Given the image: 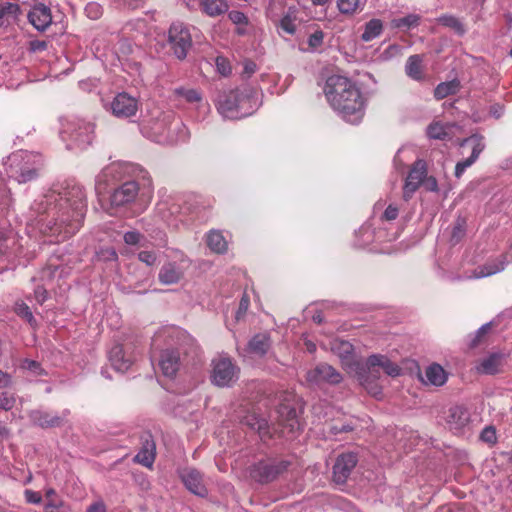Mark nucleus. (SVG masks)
<instances>
[{
    "label": "nucleus",
    "instance_id": "2",
    "mask_svg": "<svg viewBox=\"0 0 512 512\" xmlns=\"http://www.w3.org/2000/svg\"><path fill=\"white\" fill-rule=\"evenodd\" d=\"M320 346L336 355L347 373L356 377L368 393L375 397L381 394L379 386L374 383L380 378L381 371L391 377L400 375V367L386 355L373 354L363 362L356 356L353 345L348 341L327 338L320 341Z\"/></svg>",
    "mask_w": 512,
    "mask_h": 512
},
{
    "label": "nucleus",
    "instance_id": "54",
    "mask_svg": "<svg viewBox=\"0 0 512 512\" xmlns=\"http://www.w3.org/2000/svg\"><path fill=\"white\" fill-rule=\"evenodd\" d=\"M85 14L88 18L96 20L102 15V7L96 2H90L85 6Z\"/></svg>",
    "mask_w": 512,
    "mask_h": 512
},
{
    "label": "nucleus",
    "instance_id": "37",
    "mask_svg": "<svg viewBox=\"0 0 512 512\" xmlns=\"http://www.w3.org/2000/svg\"><path fill=\"white\" fill-rule=\"evenodd\" d=\"M407 76L415 81H421L424 78L422 69V58L419 55H412L405 64Z\"/></svg>",
    "mask_w": 512,
    "mask_h": 512
},
{
    "label": "nucleus",
    "instance_id": "12",
    "mask_svg": "<svg viewBox=\"0 0 512 512\" xmlns=\"http://www.w3.org/2000/svg\"><path fill=\"white\" fill-rule=\"evenodd\" d=\"M462 154H465L466 150H470L471 154L465 160L459 161L455 167V177L460 178L465 170L469 168L478 159L479 155L483 151L485 144L482 136L472 135L464 139L461 144Z\"/></svg>",
    "mask_w": 512,
    "mask_h": 512
},
{
    "label": "nucleus",
    "instance_id": "53",
    "mask_svg": "<svg viewBox=\"0 0 512 512\" xmlns=\"http://www.w3.org/2000/svg\"><path fill=\"white\" fill-rule=\"evenodd\" d=\"M15 311L19 316L25 318L30 324L35 321L34 316L26 303H16Z\"/></svg>",
    "mask_w": 512,
    "mask_h": 512
},
{
    "label": "nucleus",
    "instance_id": "56",
    "mask_svg": "<svg viewBox=\"0 0 512 512\" xmlns=\"http://www.w3.org/2000/svg\"><path fill=\"white\" fill-rule=\"evenodd\" d=\"M124 242L127 245H138L144 239V236L138 231H127L123 236Z\"/></svg>",
    "mask_w": 512,
    "mask_h": 512
},
{
    "label": "nucleus",
    "instance_id": "55",
    "mask_svg": "<svg viewBox=\"0 0 512 512\" xmlns=\"http://www.w3.org/2000/svg\"><path fill=\"white\" fill-rule=\"evenodd\" d=\"M228 17L236 26H248V18L243 12L233 10L229 12Z\"/></svg>",
    "mask_w": 512,
    "mask_h": 512
},
{
    "label": "nucleus",
    "instance_id": "11",
    "mask_svg": "<svg viewBox=\"0 0 512 512\" xmlns=\"http://www.w3.org/2000/svg\"><path fill=\"white\" fill-rule=\"evenodd\" d=\"M462 154H465L466 150H470L471 154L465 160L459 161L455 167V177L460 178L465 170L469 168L478 159L479 155L483 151L485 144L482 136L472 135L464 139L461 144Z\"/></svg>",
    "mask_w": 512,
    "mask_h": 512
},
{
    "label": "nucleus",
    "instance_id": "44",
    "mask_svg": "<svg viewBox=\"0 0 512 512\" xmlns=\"http://www.w3.org/2000/svg\"><path fill=\"white\" fill-rule=\"evenodd\" d=\"M419 20H420V18L418 15L409 14L405 17L393 19L392 26L394 28H398V29L406 31V30H409L411 28L418 26Z\"/></svg>",
    "mask_w": 512,
    "mask_h": 512
},
{
    "label": "nucleus",
    "instance_id": "24",
    "mask_svg": "<svg viewBox=\"0 0 512 512\" xmlns=\"http://www.w3.org/2000/svg\"><path fill=\"white\" fill-rule=\"evenodd\" d=\"M17 237L13 233L4 234L0 232V271L7 269V259L17 254Z\"/></svg>",
    "mask_w": 512,
    "mask_h": 512
},
{
    "label": "nucleus",
    "instance_id": "5",
    "mask_svg": "<svg viewBox=\"0 0 512 512\" xmlns=\"http://www.w3.org/2000/svg\"><path fill=\"white\" fill-rule=\"evenodd\" d=\"M218 113L229 120L252 115L258 108V97L248 87L221 92L216 100Z\"/></svg>",
    "mask_w": 512,
    "mask_h": 512
},
{
    "label": "nucleus",
    "instance_id": "6",
    "mask_svg": "<svg viewBox=\"0 0 512 512\" xmlns=\"http://www.w3.org/2000/svg\"><path fill=\"white\" fill-rule=\"evenodd\" d=\"M41 165V155L23 150L12 153L3 162L8 177L20 184L35 179Z\"/></svg>",
    "mask_w": 512,
    "mask_h": 512
},
{
    "label": "nucleus",
    "instance_id": "64",
    "mask_svg": "<svg viewBox=\"0 0 512 512\" xmlns=\"http://www.w3.org/2000/svg\"><path fill=\"white\" fill-rule=\"evenodd\" d=\"M25 499L28 503H31V504H39L42 501V497H41L40 493L32 491V490L25 491Z\"/></svg>",
    "mask_w": 512,
    "mask_h": 512
},
{
    "label": "nucleus",
    "instance_id": "19",
    "mask_svg": "<svg viewBox=\"0 0 512 512\" xmlns=\"http://www.w3.org/2000/svg\"><path fill=\"white\" fill-rule=\"evenodd\" d=\"M28 20L38 31H45L52 23L50 7L43 2H35L28 13Z\"/></svg>",
    "mask_w": 512,
    "mask_h": 512
},
{
    "label": "nucleus",
    "instance_id": "26",
    "mask_svg": "<svg viewBox=\"0 0 512 512\" xmlns=\"http://www.w3.org/2000/svg\"><path fill=\"white\" fill-rule=\"evenodd\" d=\"M159 367L164 376L172 378L179 369V352L174 349H165L162 351Z\"/></svg>",
    "mask_w": 512,
    "mask_h": 512
},
{
    "label": "nucleus",
    "instance_id": "35",
    "mask_svg": "<svg viewBox=\"0 0 512 512\" xmlns=\"http://www.w3.org/2000/svg\"><path fill=\"white\" fill-rule=\"evenodd\" d=\"M455 129V125L434 122L428 126L427 135L431 139L450 140L454 134Z\"/></svg>",
    "mask_w": 512,
    "mask_h": 512
},
{
    "label": "nucleus",
    "instance_id": "4",
    "mask_svg": "<svg viewBox=\"0 0 512 512\" xmlns=\"http://www.w3.org/2000/svg\"><path fill=\"white\" fill-rule=\"evenodd\" d=\"M139 127L145 138L160 145L178 144L190 137L186 125L172 112L155 111L149 119H144Z\"/></svg>",
    "mask_w": 512,
    "mask_h": 512
},
{
    "label": "nucleus",
    "instance_id": "47",
    "mask_svg": "<svg viewBox=\"0 0 512 512\" xmlns=\"http://www.w3.org/2000/svg\"><path fill=\"white\" fill-rule=\"evenodd\" d=\"M299 429V422L295 418V411H293V417L287 420V424H285L280 433L283 438L286 440H292L295 437V431Z\"/></svg>",
    "mask_w": 512,
    "mask_h": 512
},
{
    "label": "nucleus",
    "instance_id": "22",
    "mask_svg": "<svg viewBox=\"0 0 512 512\" xmlns=\"http://www.w3.org/2000/svg\"><path fill=\"white\" fill-rule=\"evenodd\" d=\"M507 261L504 255H500L496 259L488 261L482 266L477 267L473 274L466 275L464 278L466 279H479L488 276H492L503 271L506 267Z\"/></svg>",
    "mask_w": 512,
    "mask_h": 512
},
{
    "label": "nucleus",
    "instance_id": "15",
    "mask_svg": "<svg viewBox=\"0 0 512 512\" xmlns=\"http://www.w3.org/2000/svg\"><path fill=\"white\" fill-rule=\"evenodd\" d=\"M133 166L126 162H113L106 166L96 177L97 189L105 188L111 182L118 181L131 173Z\"/></svg>",
    "mask_w": 512,
    "mask_h": 512
},
{
    "label": "nucleus",
    "instance_id": "60",
    "mask_svg": "<svg viewBox=\"0 0 512 512\" xmlns=\"http://www.w3.org/2000/svg\"><path fill=\"white\" fill-rule=\"evenodd\" d=\"M138 258L141 262L145 263L148 266H152L157 261V255L153 251H141L138 254Z\"/></svg>",
    "mask_w": 512,
    "mask_h": 512
},
{
    "label": "nucleus",
    "instance_id": "29",
    "mask_svg": "<svg viewBox=\"0 0 512 512\" xmlns=\"http://www.w3.org/2000/svg\"><path fill=\"white\" fill-rule=\"evenodd\" d=\"M109 361L117 372L125 373L132 366L134 359L126 354L122 346L115 345L109 351Z\"/></svg>",
    "mask_w": 512,
    "mask_h": 512
},
{
    "label": "nucleus",
    "instance_id": "13",
    "mask_svg": "<svg viewBox=\"0 0 512 512\" xmlns=\"http://www.w3.org/2000/svg\"><path fill=\"white\" fill-rule=\"evenodd\" d=\"M399 216V207L395 203H387L385 200H380L375 203L373 207V215L371 221L373 224L381 225V229L387 232L397 220Z\"/></svg>",
    "mask_w": 512,
    "mask_h": 512
},
{
    "label": "nucleus",
    "instance_id": "23",
    "mask_svg": "<svg viewBox=\"0 0 512 512\" xmlns=\"http://www.w3.org/2000/svg\"><path fill=\"white\" fill-rule=\"evenodd\" d=\"M445 421L451 430L459 431L469 423V411L463 406H452L446 413Z\"/></svg>",
    "mask_w": 512,
    "mask_h": 512
},
{
    "label": "nucleus",
    "instance_id": "34",
    "mask_svg": "<svg viewBox=\"0 0 512 512\" xmlns=\"http://www.w3.org/2000/svg\"><path fill=\"white\" fill-rule=\"evenodd\" d=\"M19 12L16 0H0V27L15 21Z\"/></svg>",
    "mask_w": 512,
    "mask_h": 512
},
{
    "label": "nucleus",
    "instance_id": "33",
    "mask_svg": "<svg viewBox=\"0 0 512 512\" xmlns=\"http://www.w3.org/2000/svg\"><path fill=\"white\" fill-rule=\"evenodd\" d=\"M30 421L42 428L56 427L62 423V418L57 415H51L41 410H33L29 413Z\"/></svg>",
    "mask_w": 512,
    "mask_h": 512
},
{
    "label": "nucleus",
    "instance_id": "51",
    "mask_svg": "<svg viewBox=\"0 0 512 512\" xmlns=\"http://www.w3.org/2000/svg\"><path fill=\"white\" fill-rule=\"evenodd\" d=\"M491 328V323L482 325L470 339V347L477 346Z\"/></svg>",
    "mask_w": 512,
    "mask_h": 512
},
{
    "label": "nucleus",
    "instance_id": "45",
    "mask_svg": "<svg viewBox=\"0 0 512 512\" xmlns=\"http://www.w3.org/2000/svg\"><path fill=\"white\" fill-rule=\"evenodd\" d=\"M257 470L259 471V480L266 482L275 478L282 469L272 464L259 463Z\"/></svg>",
    "mask_w": 512,
    "mask_h": 512
},
{
    "label": "nucleus",
    "instance_id": "8",
    "mask_svg": "<svg viewBox=\"0 0 512 512\" xmlns=\"http://www.w3.org/2000/svg\"><path fill=\"white\" fill-rule=\"evenodd\" d=\"M239 369L232 359L219 355L212 360L211 381L218 387H228L238 379Z\"/></svg>",
    "mask_w": 512,
    "mask_h": 512
},
{
    "label": "nucleus",
    "instance_id": "20",
    "mask_svg": "<svg viewBox=\"0 0 512 512\" xmlns=\"http://www.w3.org/2000/svg\"><path fill=\"white\" fill-rule=\"evenodd\" d=\"M356 464L357 457L354 453L340 455L333 467V479L335 483L344 484Z\"/></svg>",
    "mask_w": 512,
    "mask_h": 512
},
{
    "label": "nucleus",
    "instance_id": "1",
    "mask_svg": "<svg viewBox=\"0 0 512 512\" xmlns=\"http://www.w3.org/2000/svg\"><path fill=\"white\" fill-rule=\"evenodd\" d=\"M85 211L86 199L80 187L53 188L30 206L25 216L27 234L35 238L51 234L65 239L80 229Z\"/></svg>",
    "mask_w": 512,
    "mask_h": 512
},
{
    "label": "nucleus",
    "instance_id": "28",
    "mask_svg": "<svg viewBox=\"0 0 512 512\" xmlns=\"http://www.w3.org/2000/svg\"><path fill=\"white\" fill-rule=\"evenodd\" d=\"M181 478L186 488L195 495L205 496L207 490L202 481V475L195 469H185Z\"/></svg>",
    "mask_w": 512,
    "mask_h": 512
},
{
    "label": "nucleus",
    "instance_id": "16",
    "mask_svg": "<svg viewBox=\"0 0 512 512\" xmlns=\"http://www.w3.org/2000/svg\"><path fill=\"white\" fill-rule=\"evenodd\" d=\"M427 176L426 163L423 160H417L411 167L403 187V198L408 201L417 189L423 184Z\"/></svg>",
    "mask_w": 512,
    "mask_h": 512
},
{
    "label": "nucleus",
    "instance_id": "40",
    "mask_svg": "<svg viewBox=\"0 0 512 512\" xmlns=\"http://www.w3.org/2000/svg\"><path fill=\"white\" fill-rule=\"evenodd\" d=\"M206 242L208 247L215 253H224L227 250V241L219 231L209 232Z\"/></svg>",
    "mask_w": 512,
    "mask_h": 512
},
{
    "label": "nucleus",
    "instance_id": "41",
    "mask_svg": "<svg viewBox=\"0 0 512 512\" xmlns=\"http://www.w3.org/2000/svg\"><path fill=\"white\" fill-rule=\"evenodd\" d=\"M269 346V337L266 334H258L250 340L248 349L251 353L264 355L269 349Z\"/></svg>",
    "mask_w": 512,
    "mask_h": 512
},
{
    "label": "nucleus",
    "instance_id": "61",
    "mask_svg": "<svg viewBox=\"0 0 512 512\" xmlns=\"http://www.w3.org/2000/svg\"><path fill=\"white\" fill-rule=\"evenodd\" d=\"M98 255L104 261H116L118 258V255L113 248L101 249Z\"/></svg>",
    "mask_w": 512,
    "mask_h": 512
},
{
    "label": "nucleus",
    "instance_id": "30",
    "mask_svg": "<svg viewBox=\"0 0 512 512\" xmlns=\"http://www.w3.org/2000/svg\"><path fill=\"white\" fill-rule=\"evenodd\" d=\"M447 379L448 374L444 368L437 363H433L426 368L425 376L421 380L425 385L440 387L447 382Z\"/></svg>",
    "mask_w": 512,
    "mask_h": 512
},
{
    "label": "nucleus",
    "instance_id": "42",
    "mask_svg": "<svg viewBox=\"0 0 512 512\" xmlns=\"http://www.w3.org/2000/svg\"><path fill=\"white\" fill-rule=\"evenodd\" d=\"M383 30L382 21L379 19H372L366 23L364 32L362 33L361 39L365 42H369L377 38Z\"/></svg>",
    "mask_w": 512,
    "mask_h": 512
},
{
    "label": "nucleus",
    "instance_id": "10",
    "mask_svg": "<svg viewBox=\"0 0 512 512\" xmlns=\"http://www.w3.org/2000/svg\"><path fill=\"white\" fill-rule=\"evenodd\" d=\"M139 106V100L126 92L118 93L104 105L107 111L119 119H130L136 116Z\"/></svg>",
    "mask_w": 512,
    "mask_h": 512
},
{
    "label": "nucleus",
    "instance_id": "43",
    "mask_svg": "<svg viewBox=\"0 0 512 512\" xmlns=\"http://www.w3.org/2000/svg\"><path fill=\"white\" fill-rule=\"evenodd\" d=\"M337 8L340 13L345 15H354L363 9L361 0H337Z\"/></svg>",
    "mask_w": 512,
    "mask_h": 512
},
{
    "label": "nucleus",
    "instance_id": "59",
    "mask_svg": "<svg viewBox=\"0 0 512 512\" xmlns=\"http://www.w3.org/2000/svg\"><path fill=\"white\" fill-rule=\"evenodd\" d=\"M21 367L23 369L31 371L35 375H40L43 372L40 364L38 362H36L34 360H30V359L23 360L22 364H21Z\"/></svg>",
    "mask_w": 512,
    "mask_h": 512
},
{
    "label": "nucleus",
    "instance_id": "14",
    "mask_svg": "<svg viewBox=\"0 0 512 512\" xmlns=\"http://www.w3.org/2000/svg\"><path fill=\"white\" fill-rule=\"evenodd\" d=\"M306 380L312 385H336L342 381V375L333 366L320 363L307 372Z\"/></svg>",
    "mask_w": 512,
    "mask_h": 512
},
{
    "label": "nucleus",
    "instance_id": "49",
    "mask_svg": "<svg viewBox=\"0 0 512 512\" xmlns=\"http://www.w3.org/2000/svg\"><path fill=\"white\" fill-rule=\"evenodd\" d=\"M158 214L161 216L162 220L165 221L168 225L173 224L172 215L178 211V207L173 206L171 208L167 207V203L160 202L157 205Z\"/></svg>",
    "mask_w": 512,
    "mask_h": 512
},
{
    "label": "nucleus",
    "instance_id": "58",
    "mask_svg": "<svg viewBox=\"0 0 512 512\" xmlns=\"http://www.w3.org/2000/svg\"><path fill=\"white\" fill-rule=\"evenodd\" d=\"M16 399L13 395L4 392L0 394V408L3 410H11L15 405Z\"/></svg>",
    "mask_w": 512,
    "mask_h": 512
},
{
    "label": "nucleus",
    "instance_id": "39",
    "mask_svg": "<svg viewBox=\"0 0 512 512\" xmlns=\"http://www.w3.org/2000/svg\"><path fill=\"white\" fill-rule=\"evenodd\" d=\"M460 90V81L453 79L451 81L439 83L434 89V97L438 100L444 99L450 95L456 94Z\"/></svg>",
    "mask_w": 512,
    "mask_h": 512
},
{
    "label": "nucleus",
    "instance_id": "62",
    "mask_svg": "<svg viewBox=\"0 0 512 512\" xmlns=\"http://www.w3.org/2000/svg\"><path fill=\"white\" fill-rule=\"evenodd\" d=\"M481 439L488 443H494L496 441V432L493 427H486L481 432Z\"/></svg>",
    "mask_w": 512,
    "mask_h": 512
},
{
    "label": "nucleus",
    "instance_id": "32",
    "mask_svg": "<svg viewBox=\"0 0 512 512\" xmlns=\"http://www.w3.org/2000/svg\"><path fill=\"white\" fill-rule=\"evenodd\" d=\"M504 364V355L498 352L491 353L483 358L476 366L478 372L483 374H495Z\"/></svg>",
    "mask_w": 512,
    "mask_h": 512
},
{
    "label": "nucleus",
    "instance_id": "31",
    "mask_svg": "<svg viewBox=\"0 0 512 512\" xmlns=\"http://www.w3.org/2000/svg\"><path fill=\"white\" fill-rule=\"evenodd\" d=\"M243 423L256 430L262 440L272 438L271 428L266 419L259 417L255 412H249L243 418Z\"/></svg>",
    "mask_w": 512,
    "mask_h": 512
},
{
    "label": "nucleus",
    "instance_id": "3",
    "mask_svg": "<svg viewBox=\"0 0 512 512\" xmlns=\"http://www.w3.org/2000/svg\"><path fill=\"white\" fill-rule=\"evenodd\" d=\"M323 92L330 107L344 121L350 124L362 121L367 99L355 82L334 74L326 79Z\"/></svg>",
    "mask_w": 512,
    "mask_h": 512
},
{
    "label": "nucleus",
    "instance_id": "27",
    "mask_svg": "<svg viewBox=\"0 0 512 512\" xmlns=\"http://www.w3.org/2000/svg\"><path fill=\"white\" fill-rule=\"evenodd\" d=\"M184 261L181 263L168 262L160 269L158 278L162 284L171 285L177 283L184 274Z\"/></svg>",
    "mask_w": 512,
    "mask_h": 512
},
{
    "label": "nucleus",
    "instance_id": "52",
    "mask_svg": "<svg viewBox=\"0 0 512 512\" xmlns=\"http://www.w3.org/2000/svg\"><path fill=\"white\" fill-rule=\"evenodd\" d=\"M216 70L222 76H227L231 73V65L227 58L218 56L215 60Z\"/></svg>",
    "mask_w": 512,
    "mask_h": 512
},
{
    "label": "nucleus",
    "instance_id": "46",
    "mask_svg": "<svg viewBox=\"0 0 512 512\" xmlns=\"http://www.w3.org/2000/svg\"><path fill=\"white\" fill-rule=\"evenodd\" d=\"M438 22L443 26L452 28L460 35L464 34L465 32V28L462 22L452 15H443L438 18Z\"/></svg>",
    "mask_w": 512,
    "mask_h": 512
},
{
    "label": "nucleus",
    "instance_id": "18",
    "mask_svg": "<svg viewBox=\"0 0 512 512\" xmlns=\"http://www.w3.org/2000/svg\"><path fill=\"white\" fill-rule=\"evenodd\" d=\"M373 222L369 225H363L357 232V237L359 240L357 241V245L360 247H365L370 245L373 242H385L392 241L398 237V233H388L384 232L380 227L378 229L373 228Z\"/></svg>",
    "mask_w": 512,
    "mask_h": 512
},
{
    "label": "nucleus",
    "instance_id": "63",
    "mask_svg": "<svg viewBox=\"0 0 512 512\" xmlns=\"http://www.w3.org/2000/svg\"><path fill=\"white\" fill-rule=\"evenodd\" d=\"M64 506V502L62 500L48 499L45 504V512H56L59 511L60 508Z\"/></svg>",
    "mask_w": 512,
    "mask_h": 512
},
{
    "label": "nucleus",
    "instance_id": "36",
    "mask_svg": "<svg viewBox=\"0 0 512 512\" xmlns=\"http://www.w3.org/2000/svg\"><path fill=\"white\" fill-rule=\"evenodd\" d=\"M199 5L202 12L209 17L223 15L229 9V5L226 0H200Z\"/></svg>",
    "mask_w": 512,
    "mask_h": 512
},
{
    "label": "nucleus",
    "instance_id": "7",
    "mask_svg": "<svg viewBox=\"0 0 512 512\" xmlns=\"http://www.w3.org/2000/svg\"><path fill=\"white\" fill-rule=\"evenodd\" d=\"M60 136L69 150H85L94 138V125L79 118L65 119Z\"/></svg>",
    "mask_w": 512,
    "mask_h": 512
},
{
    "label": "nucleus",
    "instance_id": "48",
    "mask_svg": "<svg viewBox=\"0 0 512 512\" xmlns=\"http://www.w3.org/2000/svg\"><path fill=\"white\" fill-rule=\"evenodd\" d=\"M279 28L287 34H294L296 32V16L291 12L287 13L281 18Z\"/></svg>",
    "mask_w": 512,
    "mask_h": 512
},
{
    "label": "nucleus",
    "instance_id": "50",
    "mask_svg": "<svg viewBox=\"0 0 512 512\" xmlns=\"http://www.w3.org/2000/svg\"><path fill=\"white\" fill-rule=\"evenodd\" d=\"M114 50L116 59L121 62L124 57L132 52V46L128 40L122 39L116 44Z\"/></svg>",
    "mask_w": 512,
    "mask_h": 512
},
{
    "label": "nucleus",
    "instance_id": "25",
    "mask_svg": "<svg viewBox=\"0 0 512 512\" xmlns=\"http://www.w3.org/2000/svg\"><path fill=\"white\" fill-rule=\"evenodd\" d=\"M174 95L178 101H183L196 109H208V104L203 101L202 94L199 90L188 87H178L174 90Z\"/></svg>",
    "mask_w": 512,
    "mask_h": 512
},
{
    "label": "nucleus",
    "instance_id": "38",
    "mask_svg": "<svg viewBox=\"0 0 512 512\" xmlns=\"http://www.w3.org/2000/svg\"><path fill=\"white\" fill-rule=\"evenodd\" d=\"M135 460L146 467H151L155 460L154 442L151 440H146L143 443L141 450L136 454Z\"/></svg>",
    "mask_w": 512,
    "mask_h": 512
},
{
    "label": "nucleus",
    "instance_id": "17",
    "mask_svg": "<svg viewBox=\"0 0 512 512\" xmlns=\"http://www.w3.org/2000/svg\"><path fill=\"white\" fill-rule=\"evenodd\" d=\"M139 191L138 184L135 181H127L116 188L110 195V208H118L132 203ZM110 214H114L112 210Z\"/></svg>",
    "mask_w": 512,
    "mask_h": 512
},
{
    "label": "nucleus",
    "instance_id": "21",
    "mask_svg": "<svg viewBox=\"0 0 512 512\" xmlns=\"http://www.w3.org/2000/svg\"><path fill=\"white\" fill-rule=\"evenodd\" d=\"M185 336L184 332L175 326H166L159 329L152 339V346L159 348L161 344L173 345L179 344Z\"/></svg>",
    "mask_w": 512,
    "mask_h": 512
},
{
    "label": "nucleus",
    "instance_id": "9",
    "mask_svg": "<svg viewBox=\"0 0 512 512\" xmlns=\"http://www.w3.org/2000/svg\"><path fill=\"white\" fill-rule=\"evenodd\" d=\"M168 42L178 59H184L192 46V36L188 26L182 22L173 23L168 31Z\"/></svg>",
    "mask_w": 512,
    "mask_h": 512
},
{
    "label": "nucleus",
    "instance_id": "57",
    "mask_svg": "<svg viewBox=\"0 0 512 512\" xmlns=\"http://www.w3.org/2000/svg\"><path fill=\"white\" fill-rule=\"evenodd\" d=\"M324 39V33L321 30H316L308 38V45L312 50L319 48Z\"/></svg>",
    "mask_w": 512,
    "mask_h": 512
}]
</instances>
